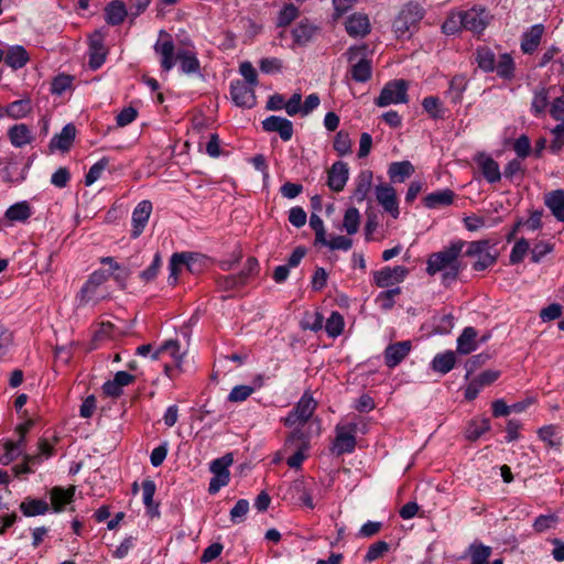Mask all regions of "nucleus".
I'll use <instances>...</instances> for the list:
<instances>
[{
    "instance_id": "f257e3e1",
    "label": "nucleus",
    "mask_w": 564,
    "mask_h": 564,
    "mask_svg": "<svg viewBox=\"0 0 564 564\" xmlns=\"http://www.w3.org/2000/svg\"><path fill=\"white\" fill-rule=\"evenodd\" d=\"M465 246L466 241L455 239L442 250L431 253L426 260V273L430 276L442 273V283L444 285L456 281L465 269V264L460 260Z\"/></svg>"
},
{
    "instance_id": "f03ea898",
    "label": "nucleus",
    "mask_w": 564,
    "mask_h": 564,
    "mask_svg": "<svg viewBox=\"0 0 564 564\" xmlns=\"http://www.w3.org/2000/svg\"><path fill=\"white\" fill-rule=\"evenodd\" d=\"M160 36H165V40H158L153 48L154 52L160 55L162 70L170 72L175 66L177 59L180 62L178 68L181 73L186 75H200V62L196 52L187 48H180L175 53V46L171 35L162 30L160 32Z\"/></svg>"
},
{
    "instance_id": "7ed1b4c3",
    "label": "nucleus",
    "mask_w": 564,
    "mask_h": 564,
    "mask_svg": "<svg viewBox=\"0 0 564 564\" xmlns=\"http://www.w3.org/2000/svg\"><path fill=\"white\" fill-rule=\"evenodd\" d=\"M473 56L474 62L482 73H496L497 77L505 82L514 79L517 66L511 53L499 54L497 58L489 46L479 45Z\"/></svg>"
},
{
    "instance_id": "20e7f679",
    "label": "nucleus",
    "mask_w": 564,
    "mask_h": 564,
    "mask_svg": "<svg viewBox=\"0 0 564 564\" xmlns=\"http://www.w3.org/2000/svg\"><path fill=\"white\" fill-rule=\"evenodd\" d=\"M424 15L425 10L419 2L405 3L392 23L397 39L410 40Z\"/></svg>"
},
{
    "instance_id": "39448f33",
    "label": "nucleus",
    "mask_w": 564,
    "mask_h": 564,
    "mask_svg": "<svg viewBox=\"0 0 564 564\" xmlns=\"http://www.w3.org/2000/svg\"><path fill=\"white\" fill-rule=\"evenodd\" d=\"M313 487V478H296L286 485L285 491L283 492V500L313 510L315 508Z\"/></svg>"
},
{
    "instance_id": "423d86ee",
    "label": "nucleus",
    "mask_w": 564,
    "mask_h": 564,
    "mask_svg": "<svg viewBox=\"0 0 564 564\" xmlns=\"http://www.w3.org/2000/svg\"><path fill=\"white\" fill-rule=\"evenodd\" d=\"M316 409L317 401L313 398L310 390H305L292 410L282 420L283 425L286 427L304 426L312 419Z\"/></svg>"
},
{
    "instance_id": "0eeeda50",
    "label": "nucleus",
    "mask_w": 564,
    "mask_h": 564,
    "mask_svg": "<svg viewBox=\"0 0 564 564\" xmlns=\"http://www.w3.org/2000/svg\"><path fill=\"white\" fill-rule=\"evenodd\" d=\"M358 431L359 427L356 422L338 423L335 426V438L330 446L332 454L337 457L352 454L357 445L356 434Z\"/></svg>"
},
{
    "instance_id": "6e6552de",
    "label": "nucleus",
    "mask_w": 564,
    "mask_h": 564,
    "mask_svg": "<svg viewBox=\"0 0 564 564\" xmlns=\"http://www.w3.org/2000/svg\"><path fill=\"white\" fill-rule=\"evenodd\" d=\"M465 257L477 258L471 268L474 271L481 272L492 267L498 259L497 254H491L489 249L491 247L490 240L481 239L466 242Z\"/></svg>"
},
{
    "instance_id": "1a4fd4ad",
    "label": "nucleus",
    "mask_w": 564,
    "mask_h": 564,
    "mask_svg": "<svg viewBox=\"0 0 564 564\" xmlns=\"http://www.w3.org/2000/svg\"><path fill=\"white\" fill-rule=\"evenodd\" d=\"M408 89L409 84L405 79L389 80L375 99V104L378 107H387L392 104H406L409 101Z\"/></svg>"
},
{
    "instance_id": "9d476101",
    "label": "nucleus",
    "mask_w": 564,
    "mask_h": 564,
    "mask_svg": "<svg viewBox=\"0 0 564 564\" xmlns=\"http://www.w3.org/2000/svg\"><path fill=\"white\" fill-rule=\"evenodd\" d=\"M232 463L230 454L224 455L214 459L209 465V470L213 477L209 480L208 494L216 495L223 487L227 486L230 481L229 466Z\"/></svg>"
},
{
    "instance_id": "9b49d317",
    "label": "nucleus",
    "mask_w": 564,
    "mask_h": 564,
    "mask_svg": "<svg viewBox=\"0 0 564 564\" xmlns=\"http://www.w3.org/2000/svg\"><path fill=\"white\" fill-rule=\"evenodd\" d=\"M557 93V86L540 85L534 88L530 105V112L534 118H544L549 113L551 99Z\"/></svg>"
},
{
    "instance_id": "f8f14e48",
    "label": "nucleus",
    "mask_w": 564,
    "mask_h": 564,
    "mask_svg": "<svg viewBox=\"0 0 564 564\" xmlns=\"http://www.w3.org/2000/svg\"><path fill=\"white\" fill-rule=\"evenodd\" d=\"M409 272V269L404 265H387L372 272L373 283L381 289L397 285L405 280Z\"/></svg>"
},
{
    "instance_id": "ddd939ff",
    "label": "nucleus",
    "mask_w": 564,
    "mask_h": 564,
    "mask_svg": "<svg viewBox=\"0 0 564 564\" xmlns=\"http://www.w3.org/2000/svg\"><path fill=\"white\" fill-rule=\"evenodd\" d=\"M108 51L105 48V33L96 30L88 41V66L91 70L99 69L106 62Z\"/></svg>"
},
{
    "instance_id": "4468645a",
    "label": "nucleus",
    "mask_w": 564,
    "mask_h": 564,
    "mask_svg": "<svg viewBox=\"0 0 564 564\" xmlns=\"http://www.w3.org/2000/svg\"><path fill=\"white\" fill-rule=\"evenodd\" d=\"M254 86L247 85L240 79L230 83V97L232 102L240 108L251 109L257 105Z\"/></svg>"
},
{
    "instance_id": "2eb2a0df",
    "label": "nucleus",
    "mask_w": 564,
    "mask_h": 564,
    "mask_svg": "<svg viewBox=\"0 0 564 564\" xmlns=\"http://www.w3.org/2000/svg\"><path fill=\"white\" fill-rule=\"evenodd\" d=\"M462 18L464 30L470 31L474 34H481L489 23L486 9L479 6L462 10Z\"/></svg>"
},
{
    "instance_id": "dca6fc26",
    "label": "nucleus",
    "mask_w": 564,
    "mask_h": 564,
    "mask_svg": "<svg viewBox=\"0 0 564 564\" xmlns=\"http://www.w3.org/2000/svg\"><path fill=\"white\" fill-rule=\"evenodd\" d=\"M152 209H153L152 203L148 199L141 200L134 207V209L132 212V217H131V227L132 228L130 231V237L132 239H137L142 235V232L149 221V218L151 216Z\"/></svg>"
},
{
    "instance_id": "f3484780",
    "label": "nucleus",
    "mask_w": 564,
    "mask_h": 564,
    "mask_svg": "<svg viewBox=\"0 0 564 564\" xmlns=\"http://www.w3.org/2000/svg\"><path fill=\"white\" fill-rule=\"evenodd\" d=\"M265 132H276L283 142H288L294 134L293 122L288 118L271 115L261 122Z\"/></svg>"
},
{
    "instance_id": "a211bd4d",
    "label": "nucleus",
    "mask_w": 564,
    "mask_h": 564,
    "mask_svg": "<svg viewBox=\"0 0 564 564\" xmlns=\"http://www.w3.org/2000/svg\"><path fill=\"white\" fill-rule=\"evenodd\" d=\"M474 162L489 184L498 183L501 180V172L498 162L486 152H478L474 156Z\"/></svg>"
},
{
    "instance_id": "6ab92c4d",
    "label": "nucleus",
    "mask_w": 564,
    "mask_h": 564,
    "mask_svg": "<svg viewBox=\"0 0 564 564\" xmlns=\"http://www.w3.org/2000/svg\"><path fill=\"white\" fill-rule=\"evenodd\" d=\"M76 486L70 485L67 488L62 486H54L50 490V511L53 513H61L65 507L72 503L75 499Z\"/></svg>"
},
{
    "instance_id": "aec40b11",
    "label": "nucleus",
    "mask_w": 564,
    "mask_h": 564,
    "mask_svg": "<svg viewBox=\"0 0 564 564\" xmlns=\"http://www.w3.org/2000/svg\"><path fill=\"white\" fill-rule=\"evenodd\" d=\"M412 344L410 340H402L389 344L383 350L384 365L389 369H394L410 354Z\"/></svg>"
},
{
    "instance_id": "412c9836",
    "label": "nucleus",
    "mask_w": 564,
    "mask_h": 564,
    "mask_svg": "<svg viewBox=\"0 0 564 564\" xmlns=\"http://www.w3.org/2000/svg\"><path fill=\"white\" fill-rule=\"evenodd\" d=\"M376 198L382 208L393 218L399 217V203L397 192L390 184H380L376 187Z\"/></svg>"
},
{
    "instance_id": "4be33fe9",
    "label": "nucleus",
    "mask_w": 564,
    "mask_h": 564,
    "mask_svg": "<svg viewBox=\"0 0 564 564\" xmlns=\"http://www.w3.org/2000/svg\"><path fill=\"white\" fill-rule=\"evenodd\" d=\"M491 554V546L485 545L482 542L476 540L469 544L462 558L469 556L470 564H490L489 558ZM491 564H503V560L496 558L491 562Z\"/></svg>"
},
{
    "instance_id": "5701e85b",
    "label": "nucleus",
    "mask_w": 564,
    "mask_h": 564,
    "mask_svg": "<svg viewBox=\"0 0 564 564\" xmlns=\"http://www.w3.org/2000/svg\"><path fill=\"white\" fill-rule=\"evenodd\" d=\"M345 30L350 37H365L371 32L370 21L367 14L355 12L345 21Z\"/></svg>"
},
{
    "instance_id": "b1692460",
    "label": "nucleus",
    "mask_w": 564,
    "mask_h": 564,
    "mask_svg": "<svg viewBox=\"0 0 564 564\" xmlns=\"http://www.w3.org/2000/svg\"><path fill=\"white\" fill-rule=\"evenodd\" d=\"M349 178L348 164L344 161H336L328 170L327 186L333 192H341Z\"/></svg>"
},
{
    "instance_id": "393cba45",
    "label": "nucleus",
    "mask_w": 564,
    "mask_h": 564,
    "mask_svg": "<svg viewBox=\"0 0 564 564\" xmlns=\"http://www.w3.org/2000/svg\"><path fill=\"white\" fill-rule=\"evenodd\" d=\"M76 127L74 123L69 122L65 124L59 133H56L48 143V149L51 152H55L56 150L65 153L68 152L75 141L76 138Z\"/></svg>"
},
{
    "instance_id": "a878e982",
    "label": "nucleus",
    "mask_w": 564,
    "mask_h": 564,
    "mask_svg": "<svg viewBox=\"0 0 564 564\" xmlns=\"http://www.w3.org/2000/svg\"><path fill=\"white\" fill-rule=\"evenodd\" d=\"M100 263L109 265L110 278H112L120 290H126L132 273L131 269L119 263L110 256L100 258Z\"/></svg>"
},
{
    "instance_id": "bb28decb",
    "label": "nucleus",
    "mask_w": 564,
    "mask_h": 564,
    "mask_svg": "<svg viewBox=\"0 0 564 564\" xmlns=\"http://www.w3.org/2000/svg\"><path fill=\"white\" fill-rule=\"evenodd\" d=\"M544 25L542 23H538L533 24L522 33L520 48L523 54L531 55L538 50L544 34Z\"/></svg>"
},
{
    "instance_id": "cd10ccee",
    "label": "nucleus",
    "mask_w": 564,
    "mask_h": 564,
    "mask_svg": "<svg viewBox=\"0 0 564 564\" xmlns=\"http://www.w3.org/2000/svg\"><path fill=\"white\" fill-rule=\"evenodd\" d=\"M19 510L28 518L44 516L50 512V503L45 499L28 496L20 502Z\"/></svg>"
},
{
    "instance_id": "c85d7f7f",
    "label": "nucleus",
    "mask_w": 564,
    "mask_h": 564,
    "mask_svg": "<svg viewBox=\"0 0 564 564\" xmlns=\"http://www.w3.org/2000/svg\"><path fill=\"white\" fill-rule=\"evenodd\" d=\"M468 87V79L464 74H456L448 83V88L445 96L453 105H459L463 101L464 94Z\"/></svg>"
},
{
    "instance_id": "c756f323",
    "label": "nucleus",
    "mask_w": 564,
    "mask_h": 564,
    "mask_svg": "<svg viewBox=\"0 0 564 564\" xmlns=\"http://www.w3.org/2000/svg\"><path fill=\"white\" fill-rule=\"evenodd\" d=\"M129 15V10L122 0H112L105 7V20L111 26L120 25Z\"/></svg>"
},
{
    "instance_id": "7c9ffc66",
    "label": "nucleus",
    "mask_w": 564,
    "mask_h": 564,
    "mask_svg": "<svg viewBox=\"0 0 564 564\" xmlns=\"http://www.w3.org/2000/svg\"><path fill=\"white\" fill-rule=\"evenodd\" d=\"M317 32V26L308 21L301 20L292 30L293 43L296 46L307 45Z\"/></svg>"
},
{
    "instance_id": "2f4dec72",
    "label": "nucleus",
    "mask_w": 564,
    "mask_h": 564,
    "mask_svg": "<svg viewBox=\"0 0 564 564\" xmlns=\"http://www.w3.org/2000/svg\"><path fill=\"white\" fill-rule=\"evenodd\" d=\"M167 350H171V355L175 356L180 350L178 341L172 339L166 340L155 350H153L152 344H143L137 348L135 354L142 357L150 356L151 359L158 360L161 355Z\"/></svg>"
},
{
    "instance_id": "473e14b6",
    "label": "nucleus",
    "mask_w": 564,
    "mask_h": 564,
    "mask_svg": "<svg viewBox=\"0 0 564 564\" xmlns=\"http://www.w3.org/2000/svg\"><path fill=\"white\" fill-rule=\"evenodd\" d=\"M8 138L14 148H23L34 140L32 130L25 123H17L9 128Z\"/></svg>"
},
{
    "instance_id": "72a5a7b5",
    "label": "nucleus",
    "mask_w": 564,
    "mask_h": 564,
    "mask_svg": "<svg viewBox=\"0 0 564 564\" xmlns=\"http://www.w3.org/2000/svg\"><path fill=\"white\" fill-rule=\"evenodd\" d=\"M478 333L475 327L467 326L457 338L456 351L459 355H469L478 348Z\"/></svg>"
},
{
    "instance_id": "f704fd0d",
    "label": "nucleus",
    "mask_w": 564,
    "mask_h": 564,
    "mask_svg": "<svg viewBox=\"0 0 564 564\" xmlns=\"http://www.w3.org/2000/svg\"><path fill=\"white\" fill-rule=\"evenodd\" d=\"M455 197V193L451 188H444L441 191H435L427 194L423 198L424 207L429 209H435L444 206H449L453 204Z\"/></svg>"
},
{
    "instance_id": "c9c22d12",
    "label": "nucleus",
    "mask_w": 564,
    "mask_h": 564,
    "mask_svg": "<svg viewBox=\"0 0 564 564\" xmlns=\"http://www.w3.org/2000/svg\"><path fill=\"white\" fill-rule=\"evenodd\" d=\"M32 215L33 210L28 200L17 202L4 212V218L10 223H26Z\"/></svg>"
},
{
    "instance_id": "e433bc0d",
    "label": "nucleus",
    "mask_w": 564,
    "mask_h": 564,
    "mask_svg": "<svg viewBox=\"0 0 564 564\" xmlns=\"http://www.w3.org/2000/svg\"><path fill=\"white\" fill-rule=\"evenodd\" d=\"M3 61L12 69H19L28 64L30 55L24 46L12 45L8 48L6 55L3 54Z\"/></svg>"
},
{
    "instance_id": "4c0bfd02",
    "label": "nucleus",
    "mask_w": 564,
    "mask_h": 564,
    "mask_svg": "<svg viewBox=\"0 0 564 564\" xmlns=\"http://www.w3.org/2000/svg\"><path fill=\"white\" fill-rule=\"evenodd\" d=\"M490 429L491 423L488 417H474L467 423L464 435L467 441L476 442Z\"/></svg>"
},
{
    "instance_id": "58836bf2",
    "label": "nucleus",
    "mask_w": 564,
    "mask_h": 564,
    "mask_svg": "<svg viewBox=\"0 0 564 564\" xmlns=\"http://www.w3.org/2000/svg\"><path fill=\"white\" fill-rule=\"evenodd\" d=\"M544 204L556 220L564 223V189H554L545 194Z\"/></svg>"
},
{
    "instance_id": "ea45409f",
    "label": "nucleus",
    "mask_w": 564,
    "mask_h": 564,
    "mask_svg": "<svg viewBox=\"0 0 564 564\" xmlns=\"http://www.w3.org/2000/svg\"><path fill=\"white\" fill-rule=\"evenodd\" d=\"M413 164L408 161H397L389 164L388 176L392 183H402L414 173Z\"/></svg>"
},
{
    "instance_id": "a19ab883",
    "label": "nucleus",
    "mask_w": 564,
    "mask_h": 564,
    "mask_svg": "<svg viewBox=\"0 0 564 564\" xmlns=\"http://www.w3.org/2000/svg\"><path fill=\"white\" fill-rule=\"evenodd\" d=\"M372 178H373V174H372V171H370V170H362L357 175V177L355 180L356 187H355L352 197L358 203H361L367 198V196L371 189Z\"/></svg>"
},
{
    "instance_id": "79ce46f5",
    "label": "nucleus",
    "mask_w": 564,
    "mask_h": 564,
    "mask_svg": "<svg viewBox=\"0 0 564 564\" xmlns=\"http://www.w3.org/2000/svg\"><path fill=\"white\" fill-rule=\"evenodd\" d=\"M456 365V355L452 350H446L434 356L430 367L433 371L446 375L454 369Z\"/></svg>"
},
{
    "instance_id": "37998d69",
    "label": "nucleus",
    "mask_w": 564,
    "mask_h": 564,
    "mask_svg": "<svg viewBox=\"0 0 564 564\" xmlns=\"http://www.w3.org/2000/svg\"><path fill=\"white\" fill-rule=\"evenodd\" d=\"M184 254V267L185 269L195 275H198L203 273L208 264V257L199 253V252H192V251H183Z\"/></svg>"
},
{
    "instance_id": "c03bdc74",
    "label": "nucleus",
    "mask_w": 564,
    "mask_h": 564,
    "mask_svg": "<svg viewBox=\"0 0 564 564\" xmlns=\"http://www.w3.org/2000/svg\"><path fill=\"white\" fill-rule=\"evenodd\" d=\"M156 491V485L152 479H144L142 481V501L147 509V512L151 517H159V503L154 502L153 497Z\"/></svg>"
},
{
    "instance_id": "a18cd8bd",
    "label": "nucleus",
    "mask_w": 564,
    "mask_h": 564,
    "mask_svg": "<svg viewBox=\"0 0 564 564\" xmlns=\"http://www.w3.org/2000/svg\"><path fill=\"white\" fill-rule=\"evenodd\" d=\"M422 108L432 120H443L447 109L437 96H426L422 100Z\"/></svg>"
},
{
    "instance_id": "49530a36",
    "label": "nucleus",
    "mask_w": 564,
    "mask_h": 564,
    "mask_svg": "<svg viewBox=\"0 0 564 564\" xmlns=\"http://www.w3.org/2000/svg\"><path fill=\"white\" fill-rule=\"evenodd\" d=\"M55 455V443L51 444L47 438L40 437L37 442V453L34 455H25V460L32 465H41L45 459H50Z\"/></svg>"
},
{
    "instance_id": "de8ad7c7",
    "label": "nucleus",
    "mask_w": 564,
    "mask_h": 564,
    "mask_svg": "<svg viewBox=\"0 0 564 564\" xmlns=\"http://www.w3.org/2000/svg\"><path fill=\"white\" fill-rule=\"evenodd\" d=\"M462 10H451L442 23V32L445 35H456L464 31Z\"/></svg>"
},
{
    "instance_id": "09e8293b",
    "label": "nucleus",
    "mask_w": 564,
    "mask_h": 564,
    "mask_svg": "<svg viewBox=\"0 0 564 564\" xmlns=\"http://www.w3.org/2000/svg\"><path fill=\"white\" fill-rule=\"evenodd\" d=\"M351 78L356 83H367L372 76V63L365 57L360 58L350 68Z\"/></svg>"
},
{
    "instance_id": "8fccbe9b",
    "label": "nucleus",
    "mask_w": 564,
    "mask_h": 564,
    "mask_svg": "<svg viewBox=\"0 0 564 564\" xmlns=\"http://www.w3.org/2000/svg\"><path fill=\"white\" fill-rule=\"evenodd\" d=\"M184 267V254L183 252H174L169 260V276L167 284L175 286L178 283L182 268Z\"/></svg>"
},
{
    "instance_id": "3c124183",
    "label": "nucleus",
    "mask_w": 564,
    "mask_h": 564,
    "mask_svg": "<svg viewBox=\"0 0 564 564\" xmlns=\"http://www.w3.org/2000/svg\"><path fill=\"white\" fill-rule=\"evenodd\" d=\"M31 110L32 104L29 98L14 100L10 102L6 108L8 116L13 119L25 118L31 112Z\"/></svg>"
},
{
    "instance_id": "603ef678",
    "label": "nucleus",
    "mask_w": 564,
    "mask_h": 564,
    "mask_svg": "<svg viewBox=\"0 0 564 564\" xmlns=\"http://www.w3.org/2000/svg\"><path fill=\"white\" fill-rule=\"evenodd\" d=\"M325 332L330 338H337L341 335L345 327L344 316L338 311H333L325 322Z\"/></svg>"
},
{
    "instance_id": "864d4df0",
    "label": "nucleus",
    "mask_w": 564,
    "mask_h": 564,
    "mask_svg": "<svg viewBox=\"0 0 564 564\" xmlns=\"http://www.w3.org/2000/svg\"><path fill=\"white\" fill-rule=\"evenodd\" d=\"M216 285L218 291L221 292L239 291L246 286L241 276H238L237 274L218 275L216 278Z\"/></svg>"
},
{
    "instance_id": "5fc2aeb1",
    "label": "nucleus",
    "mask_w": 564,
    "mask_h": 564,
    "mask_svg": "<svg viewBox=\"0 0 564 564\" xmlns=\"http://www.w3.org/2000/svg\"><path fill=\"white\" fill-rule=\"evenodd\" d=\"M75 77L65 73L56 75L51 83L50 91L52 95L62 96L67 89L73 87Z\"/></svg>"
},
{
    "instance_id": "6e6d98bb",
    "label": "nucleus",
    "mask_w": 564,
    "mask_h": 564,
    "mask_svg": "<svg viewBox=\"0 0 564 564\" xmlns=\"http://www.w3.org/2000/svg\"><path fill=\"white\" fill-rule=\"evenodd\" d=\"M299 15V8L293 3H286L280 9L278 13L276 26L285 28L290 25Z\"/></svg>"
},
{
    "instance_id": "4d7b16f0",
    "label": "nucleus",
    "mask_w": 564,
    "mask_h": 564,
    "mask_svg": "<svg viewBox=\"0 0 564 564\" xmlns=\"http://www.w3.org/2000/svg\"><path fill=\"white\" fill-rule=\"evenodd\" d=\"M162 267V256L160 251H156L153 256L152 262L150 265L139 273V278L144 283L153 282L161 270Z\"/></svg>"
},
{
    "instance_id": "13d9d810",
    "label": "nucleus",
    "mask_w": 564,
    "mask_h": 564,
    "mask_svg": "<svg viewBox=\"0 0 564 564\" xmlns=\"http://www.w3.org/2000/svg\"><path fill=\"white\" fill-rule=\"evenodd\" d=\"M454 315L452 313L433 316V328L436 334L447 335L454 327Z\"/></svg>"
},
{
    "instance_id": "bf43d9fd",
    "label": "nucleus",
    "mask_w": 564,
    "mask_h": 564,
    "mask_svg": "<svg viewBox=\"0 0 564 564\" xmlns=\"http://www.w3.org/2000/svg\"><path fill=\"white\" fill-rule=\"evenodd\" d=\"M557 434H558V427L553 424L544 425V426L540 427L538 431V435H539L540 440L542 442L546 443V445L549 447L561 446V444H562L561 437H558Z\"/></svg>"
},
{
    "instance_id": "052dcab7",
    "label": "nucleus",
    "mask_w": 564,
    "mask_h": 564,
    "mask_svg": "<svg viewBox=\"0 0 564 564\" xmlns=\"http://www.w3.org/2000/svg\"><path fill=\"white\" fill-rule=\"evenodd\" d=\"M557 91H560L561 95L556 96L555 94L552 97L549 115L555 121H564V84L557 87Z\"/></svg>"
},
{
    "instance_id": "680f3d73",
    "label": "nucleus",
    "mask_w": 564,
    "mask_h": 564,
    "mask_svg": "<svg viewBox=\"0 0 564 564\" xmlns=\"http://www.w3.org/2000/svg\"><path fill=\"white\" fill-rule=\"evenodd\" d=\"M333 148L338 156H346L351 153V140L349 133L345 130H339L333 142Z\"/></svg>"
},
{
    "instance_id": "e2e57ef3",
    "label": "nucleus",
    "mask_w": 564,
    "mask_h": 564,
    "mask_svg": "<svg viewBox=\"0 0 564 564\" xmlns=\"http://www.w3.org/2000/svg\"><path fill=\"white\" fill-rule=\"evenodd\" d=\"M529 250L530 243L528 239H525L524 237L518 239L511 249L509 256V263L512 265L521 263L524 260Z\"/></svg>"
},
{
    "instance_id": "0e129e2a",
    "label": "nucleus",
    "mask_w": 564,
    "mask_h": 564,
    "mask_svg": "<svg viewBox=\"0 0 564 564\" xmlns=\"http://www.w3.org/2000/svg\"><path fill=\"white\" fill-rule=\"evenodd\" d=\"M108 165L109 158L107 156H102L95 164H93L85 175V185H93L101 176L102 172L107 169Z\"/></svg>"
},
{
    "instance_id": "69168bd1",
    "label": "nucleus",
    "mask_w": 564,
    "mask_h": 564,
    "mask_svg": "<svg viewBox=\"0 0 564 564\" xmlns=\"http://www.w3.org/2000/svg\"><path fill=\"white\" fill-rule=\"evenodd\" d=\"M260 273V264L256 257H248L241 271L237 273L241 276L245 285H247L250 279L258 276Z\"/></svg>"
},
{
    "instance_id": "338daca9",
    "label": "nucleus",
    "mask_w": 564,
    "mask_h": 564,
    "mask_svg": "<svg viewBox=\"0 0 564 564\" xmlns=\"http://www.w3.org/2000/svg\"><path fill=\"white\" fill-rule=\"evenodd\" d=\"M390 551V544L383 540H379L372 543L367 553L364 556V562L371 563L382 557L386 553Z\"/></svg>"
},
{
    "instance_id": "774afa93",
    "label": "nucleus",
    "mask_w": 564,
    "mask_h": 564,
    "mask_svg": "<svg viewBox=\"0 0 564 564\" xmlns=\"http://www.w3.org/2000/svg\"><path fill=\"white\" fill-rule=\"evenodd\" d=\"M344 228L348 235H355L360 225V214L356 207H349L344 215Z\"/></svg>"
}]
</instances>
